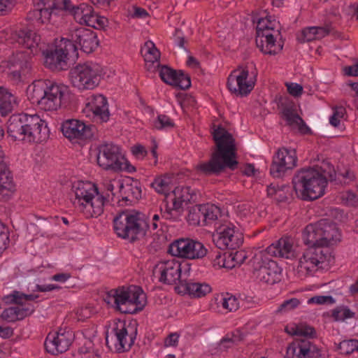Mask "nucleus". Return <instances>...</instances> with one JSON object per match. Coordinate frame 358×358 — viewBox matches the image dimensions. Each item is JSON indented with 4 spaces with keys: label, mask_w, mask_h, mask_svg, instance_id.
I'll list each match as a JSON object with an SVG mask.
<instances>
[{
    "label": "nucleus",
    "mask_w": 358,
    "mask_h": 358,
    "mask_svg": "<svg viewBox=\"0 0 358 358\" xmlns=\"http://www.w3.org/2000/svg\"><path fill=\"white\" fill-rule=\"evenodd\" d=\"M215 148L207 162L196 165V170L205 176H217L226 168L235 170L238 166L235 139L224 127L218 126L212 132Z\"/></svg>",
    "instance_id": "obj_1"
},
{
    "label": "nucleus",
    "mask_w": 358,
    "mask_h": 358,
    "mask_svg": "<svg viewBox=\"0 0 358 358\" xmlns=\"http://www.w3.org/2000/svg\"><path fill=\"white\" fill-rule=\"evenodd\" d=\"M12 43H17L31 51H18L13 54L8 59V78L14 83L24 82L30 74L32 49L35 48L40 41L38 36L34 29L33 24L23 25L11 33Z\"/></svg>",
    "instance_id": "obj_2"
},
{
    "label": "nucleus",
    "mask_w": 358,
    "mask_h": 358,
    "mask_svg": "<svg viewBox=\"0 0 358 358\" xmlns=\"http://www.w3.org/2000/svg\"><path fill=\"white\" fill-rule=\"evenodd\" d=\"M327 171L315 166L299 169L292 178L293 187L304 201H313L324 194L327 185Z\"/></svg>",
    "instance_id": "obj_3"
},
{
    "label": "nucleus",
    "mask_w": 358,
    "mask_h": 358,
    "mask_svg": "<svg viewBox=\"0 0 358 358\" xmlns=\"http://www.w3.org/2000/svg\"><path fill=\"white\" fill-rule=\"evenodd\" d=\"M138 212L122 210L113 218V228L117 236L129 243L142 239L149 229L148 224L141 220Z\"/></svg>",
    "instance_id": "obj_4"
},
{
    "label": "nucleus",
    "mask_w": 358,
    "mask_h": 358,
    "mask_svg": "<svg viewBox=\"0 0 358 358\" xmlns=\"http://www.w3.org/2000/svg\"><path fill=\"white\" fill-rule=\"evenodd\" d=\"M104 73L103 67L93 62L79 64L70 72L72 84L80 90L94 89Z\"/></svg>",
    "instance_id": "obj_5"
},
{
    "label": "nucleus",
    "mask_w": 358,
    "mask_h": 358,
    "mask_svg": "<svg viewBox=\"0 0 358 358\" xmlns=\"http://www.w3.org/2000/svg\"><path fill=\"white\" fill-rule=\"evenodd\" d=\"M251 262L253 274L259 282L273 285L280 281L281 268L276 262L270 259L264 252L256 254Z\"/></svg>",
    "instance_id": "obj_6"
},
{
    "label": "nucleus",
    "mask_w": 358,
    "mask_h": 358,
    "mask_svg": "<svg viewBox=\"0 0 358 358\" xmlns=\"http://www.w3.org/2000/svg\"><path fill=\"white\" fill-rule=\"evenodd\" d=\"M68 38H63L72 54H76L78 48L85 53L94 52L99 46L96 34L92 29L78 27L71 29Z\"/></svg>",
    "instance_id": "obj_7"
},
{
    "label": "nucleus",
    "mask_w": 358,
    "mask_h": 358,
    "mask_svg": "<svg viewBox=\"0 0 358 358\" xmlns=\"http://www.w3.org/2000/svg\"><path fill=\"white\" fill-rule=\"evenodd\" d=\"M45 97L41 101V109L45 111L57 110L69 101V87L63 84L46 80Z\"/></svg>",
    "instance_id": "obj_8"
},
{
    "label": "nucleus",
    "mask_w": 358,
    "mask_h": 358,
    "mask_svg": "<svg viewBox=\"0 0 358 358\" xmlns=\"http://www.w3.org/2000/svg\"><path fill=\"white\" fill-rule=\"evenodd\" d=\"M184 266H187V268L182 273V264L172 259L159 262L155 266V271L160 273L159 282L166 285L178 283V285H180L182 279L189 275V264H185Z\"/></svg>",
    "instance_id": "obj_9"
},
{
    "label": "nucleus",
    "mask_w": 358,
    "mask_h": 358,
    "mask_svg": "<svg viewBox=\"0 0 358 358\" xmlns=\"http://www.w3.org/2000/svg\"><path fill=\"white\" fill-rule=\"evenodd\" d=\"M97 163L105 170L120 171L124 164V157L120 148L112 143H105L98 148Z\"/></svg>",
    "instance_id": "obj_10"
},
{
    "label": "nucleus",
    "mask_w": 358,
    "mask_h": 358,
    "mask_svg": "<svg viewBox=\"0 0 358 358\" xmlns=\"http://www.w3.org/2000/svg\"><path fill=\"white\" fill-rule=\"evenodd\" d=\"M72 53L63 38L54 49L43 52L45 65L53 71H65L70 68L69 55Z\"/></svg>",
    "instance_id": "obj_11"
},
{
    "label": "nucleus",
    "mask_w": 358,
    "mask_h": 358,
    "mask_svg": "<svg viewBox=\"0 0 358 358\" xmlns=\"http://www.w3.org/2000/svg\"><path fill=\"white\" fill-rule=\"evenodd\" d=\"M215 246L222 250H236L243 243V236L233 224L220 228L213 236Z\"/></svg>",
    "instance_id": "obj_12"
},
{
    "label": "nucleus",
    "mask_w": 358,
    "mask_h": 358,
    "mask_svg": "<svg viewBox=\"0 0 358 358\" xmlns=\"http://www.w3.org/2000/svg\"><path fill=\"white\" fill-rule=\"evenodd\" d=\"M285 358H324L322 350L308 339H296L289 344Z\"/></svg>",
    "instance_id": "obj_13"
},
{
    "label": "nucleus",
    "mask_w": 358,
    "mask_h": 358,
    "mask_svg": "<svg viewBox=\"0 0 358 358\" xmlns=\"http://www.w3.org/2000/svg\"><path fill=\"white\" fill-rule=\"evenodd\" d=\"M61 130L65 137L71 139H91L96 132V128L92 124H86L83 121L69 119L65 120L61 126Z\"/></svg>",
    "instance_id": "obj_14"
},
{
    "label": "nucleus",
    "mask_w": 358,
    "mask_h": 358,
    "mask_svg": "<svg viewBox=\"0 0 358 358\" xmlns=\"http://www.w3.org/2000/svg\"><path fill=\"white\" fill-rule=\"evenodd\" d=\"M74 334L70 329H59L54 334H49L45 341L46 351L52 355H57L66 352L71 345Z\"/></svg>",
    "instance_id": "obj_15"
},
{
    "label": "nucleus",
    "mask_w": 358,
    "mask_h": 358,
    "mask_svg": "<svg viewBox=\"0 0 358 358\" xmlns=\"http://www.w3.org/2000/svg\"><path fill=\"white\" fill-rule=\"evenodd\" d=\"M138 323L134 321L129 322L128 325L124 322L116 324L113 331L119 343L117 350L119 352L129 351L134 344L137 336Z\"/></svg>",
    "instance_id": "obj_16"
},
{
    "label": "nucleus",
    "mask_w": 358,
    "mask_h": 358,
    "mask_svg": "<svg viewBox=\"0 0 358 358\" xmlns=\"http://www.w3.org/2000/svg\"><path fill=\"white\" fill-rule=\"evenodd\" d=\"M238 70H234L227 79L229 90L236 96H246L253 89L254 84L247 81L249 71L247 69H242L238 74Z\"/></svg>",
    "instance_id": "obj_17"
},
{
    "label": "nucleus",
    "mask_w": 358,
    "mask_h": 358,
    "mask_svg": "<svg viewBox=\"0 0 358 358\" xmlns=\"http://www.w3.org/2000/svg\"><path fill=\"white\" fill-rule=\"evenodd\" d=\"M25 141L40 143L48 138L49 129L38 115H29Z\"/></svg>",
    "instance_id": "obj_18"
},
{
    "label": "nucleus",
    "mask_w": 358,
    "mask_h": 358,
    "mask_svg": "<svg viewBox=\"0 0 358 358\" xmlns=\"http://www.w3.org/2000/svg\"><path fill=\"white\" fill-rule=\"evenodd\" d=\"M161 79L166 84L185 90L191 86V79L182 70L176 71L167 66H162L159 71Z\"/></svg>",
    "instance_id": "obj_19"
},
{
    "label": "nucleus",
    "mask_w": 358,
    "mask_h": 358,
    "mask_svg": "<svg viewBox=\"0 0 358 358\" xmlns=\"http://www.w3.org/2000/svg\"><path fill=\"white\" fill-rule=\"evenodd\" d=\"M324 246L308 247L299 259L297 267L299 272L307 273L311 271L320 263H323L326 259V254L323 249Z\"/></svg>",
    "instance_id": "obj_20"
},
{
    "label": "nucleus",
    "mask_w": 358,
    "mask_h": 358,
    "mask_svg": "<svg viewBox=\"0 0 358 358\" xmlns=\"http://www.w3.org/2000/svg\"><path fill=\"white\" fill-rule=\"evenodd\" d=\"M322 246L334 245L341 239V234L336 224L331 220L322 219L316 222Z\"/></svg>",
    "instance_id": "obj_21"
},
{
    "label": "nucleus",
    "mask_w": 358,
    "mask_h": 358,
    "mask_svg": "<svg viewBox=\"0 0 358 358\" xmlns=\"http://www.w3.org/2000/svg\"><path fill=\"white\" fill-rule=\"evenodd\" d=\"M282 107V117L286 120L288 125L298 127L299 129L304 134L310 131L303 119L296 113L294 103L289 100L280 101Z\"/></svg>",
    "instance_id": "obj_22"
},
{
    "label": "nucleus",
    "mask_w": 358,
    "mask_h": 358,
    "mask_svg": "<svg viewBox=\"0 0 358 358\" xmlns=\"http://www.w3.org/2000/svg\"><path fill=\"white\" fill-rule=\"evenodd\" d=\"M29 115H13L7 122V133L14 141H25Z\"/></svg>",
    "instance_id": "obj_23"
},
{
    "label": "nucleus",
    "mask_w": 358,
    "mask_h": 358,
    "mask_svg": "<svg viewBox=\"0 0 358 358\" xmlns=\"http://www.w3.org/2000/svg\"><path fill=\"white\" fill-rule=\"evenodd\" d=\"M172 193L174 196L172 199L173 209L178 213L182 211L184 205L195 203L197 201L196 191L188 186L176 187Z\"/></svg>",
    "instance_id": "obj_24"
},
{
    "label": "nucleus",
    "mask_w": 358,
    "mask_h": 358,
    "mask_svg": "<svg viewBox=\"0 0 358 358\" xmlns=\"http://www.w3.org/2000/svg\"><path fill=\"white\" fill-rule=\"evenodd\" d=\"M176 290L183 295L187 294L192 297L200 298L210 293L211 288L208 284L194 282L187 277L182 279L180 285L176 287Z\"/></svg>",
    "instance_id": "obj_25"
},
{
    "label": "nucleus",
    "mask_w": 358,
    "mask_h": 358,
    "mask_svg": "<svg viewBox=\"0 0 358 358\" xmlns=\"http://www.w3.org/2000/svg\"><path fill=\"white\" fill-rule=\"evenodd\" d=\"M86 106L93 113L94 117L102 122H107L109 120L107 99L102 94L92 95Z\"/></svg>",
    "instance_id": "obj_26"
},
{
    "label": "nucleus",
    "mask_w": 358,
    "mask_h": 358,
    "mask_svg": "<svg viewBox=\"0 0 358 358\" xmlns=\"http://www.w3.org/2000/svg\"><path fill=\"white\" fill-rule=\"evenodd\" d=\"M75 187V199L72 201L73 206L78 208H83L84 203H87L89 199L98 193V188L91 183L79 182Z\"/></svg>",
    "instance_id": "obj_27"
},
{
    "label": "nucleus",
    "mask_w": 358,
    "mask_h": 358,
    "mask_svg": "<svg viewBox=\"0 0 358 358\" xmlns=\"http://www.w3.org/2000/svg\"><path fill=\"white\" fill-rule=\"evenodd\" d=\"M266 255L273 257H285L290 259L294 257L292 244L289 238H280L275 243H272L262 251Z\"/></svg>",
    "instance_id": "obj_28"
},
{
    "label": "nucleus",
    "mask_w": 358,
    "mask_h": 358,
    "mask_svg": "<svg viewBox=\"0 0 358 358\" xmlns=\"http://www.w3.org/2000/svg\"><path fill=\"white\" fill-rule=\"evenodd\" d=\"M105 201L106 198L98 192L92 196L87 203H84L83 208L80 210L83 211L87 217H96L103 213Z\"/></svg>",
    "instance_id": "obj_29"
},
{
    "label": "nucleus",
    "mask_w": 358,
    "mask_h": 358,
    "mask_svg": "<svg viewBox=\"0 0 358 358\" xmlns=\"http://www.w3.org/2000/svg\"><path fill=\"white\" fill-rule=\"evenodd\" d=\"M255 41L257 47L261 52L270 55H275L280 52L284 45L282 41H278L276 43V39L273 35H267V39L256 38Z\"/></svg>",
    "instance_id": "obj_30"
},
{
    "label": "nucleus",
    "mask_w": 358,
    "mask_h": 358,
    "mask_svg": "<svg viewBox=\"0 0 358 358\" xmlns=\"http://www.w3.org/2000/svg\"><path fill=\"white\" fill-rule=\"evenodd\" d=\"M15 187L12 172L6 162L3 152L0 151V191H12Z\"/></svg>",
    "instance_id": "obj_31"
},
{
    "label": "nucleus",
    "mask_w": 358,
    "mask_h": 358,
    "mask_svg": "<svg viewBox=\"0 0 358 358\" xmlns=\"http://www.w3.org/2000/svg\"><path fill=\"white\" fill-rule=\"evenodd\" d=\"M46 80H39L29 85L27 95L32 103L37 104L41 108V101L45 97Z\"/></svg>",
    "instance_id": "obj_32"
},
{
    "label": "nucleus",
    "mask_w": 358,
    "mask_h": 358,
    "mask_svg": "<svg viewBox=\"0 0 358 358\" xmlns=\"http://www.w3.org/2000/svg\"><path fill=\"white\" fill-rule=\"evenodd\" d=\"M61 7L55 1H51V4L42 8L34 9L28 13L27 18L31 20H36L41 24L48 21L52 13L58 10Z\"/></svg>",
    "instance_id": "obj_33"
},
{
    "label": "nucleus",
    "mask_w": 358,
    "mask_h": 358,
    "mask_svg": "<svg viewBox=\"0 0 358 358\" xmlns=\"http://www.w3.org/2000/svg\"><path fill=\"white\" fill-rule=\"evenodd\" d=\"M190 238H179L171 243L168 252L172 256L188 259L190 251Z\"/></svg>",
    "instance_id": "obj_34"
},
{
    "label": "nucleus",
    "mask_w": 358,
    "mask_h": 358,
    "mask_svg": "<svg viewBox=\"0 0 358 358\" xmlns=\"http://www.w3.org/2000/svg\"><path fill=\"white\" fill-rule=\"evenodd\" d=\"M17 104L16 98L8 89L0 87V114L6 116L11 113Z\"/></svg>",
    "instance_id": "obj_35"
},
{
    "label": "nucleus",
    "mask_w": 358,
    "mask_h": 358,
    "mask_svg": "<svg viewBox=\"0 0 358 358\" xmlns=\"http://www.w3.org/2000/svg\"><path fill=\"white\" fill-rule=\"evenodd\" d=\"M273 158L289 169H292L296 166L297 157L295 150L280 148Z\"/></svg>",
    "instance_id": "obj_36"
},
{
    "label": "nucleus",
    "mask_w": 358,
    "mask_h": 358,
    "mask_svg": "<svg viewBox=\"0 0 358 358\" xmlns=\"http://www.w3.org/2000/svg\"><path fill=\"white\" fill-rule=\"evenodd\" d=\"M143 296V290L141 289L136 294H132L131 298L124 306L120 308L119 310L123 314H136L141 311L144 307V303H142L141 297Z\"/></svg>",
    "instance_id": "obj_37"
},
{
    "label": "nucleus",
    "mask_w": 358,
    "mask_h": 358,
    "mask_svg": "<svg viewBox=\"0 0 358 358\" xmlns=\"http://www.w3.org/2000/svg\"><path fill=\"white\" fill-rule=\"evenodd\" d=\"M141 288L136 286L124 287H119L117 288L115 301V309L120 310L122 306H124L127 302L131 298L132 294H136V293Z\"/></svg>",
    "instance_id": "obj_38"
},
{
    "label": "nucleus",
    "mask_w": 358,
    "mask_h": 358,
    "mask_svg": "<svg viewBox=\"0 0 358 358\" xmlns=\"http://www.w3.org/2000/svg\"><path fill=\"white\" fill-rule=\"evenodd\" d=\"M317 232L316 223L307 225L302 235L303 243L309 247L322 246L320 236Z\"/></svg>",
    "instance_id": "obj_39"
},
{
    "label": "nucleus",
    "mask_w": 358,
    "mask_h": 358,
    "mask_svg": "<svg viewBox=\"0 0 358 358\" xmlns=\"http://www.w3.org/2000/svg\"><path fill=\"white\" fill-rule=\"evenodd\" d=\"M285 330L290 335L303 336L308 340L316 337L315 328L306 324H300L290 329L287 327Z\"/></svg>",
    "instance_id": "obj_40"
},
{
    "label": "nucleus",
    "mask_w": 358,
    "mask_h": 358,
    "mask_svg": "<svg viewBox=\"0 0 358 358\" xmlns=\"http://www.w3.org/2000/svg\"><path fill=\"white\" fill-rule=\"evenodd\" d=\"M38 298V294H26L18 291H13L12 294L4 296L3 300L6 303H15L19 306H22L23 301H34Z\"/></svg>",
    "instance_id": "obj_41"
},
{
    "label": "nucleus",
    "mask_w": 358,
    "mask_h": 358,
    "mask_svg": "<svg viewBox=\"0 0 358 358\" xmlns=\"http://www.w3.org/2000/svg\"><path fill=\"white\" fill-rule=\"evenodd\" d=\"M141 52L144 57L145 62L154 63L155 62L159 61L160 58V52L151 41H148L145 43L144 47L141 48Z\"/></svg>",
    "instance_id": "obj_42"
},
{
    "label": "nucleus",
    "mask_w": 358,
    "mask_h": 358,
    "mask_svg": "<svg viewBox=\"0 0 358 358\" xmlns=\"http://www.w3.org/2000/svg\"><path fill=\"white\" fill-rule=\"evenodd\" d=\"M203 226L211 224L221 216L220 208L213 204H203Z\"/></svg>",
    "instance_id": "obj_43"
},
{
    "label": "nucleus",
    "mask_w": 358,
    "mask_h": 358,
    "mask_svg": "<svg viewBox=\"0 0 358 358\" xmlns=\"http://www.w3.org/2000/svg\"><path fill=\"white\" fill-rule=\"evenodd\" d=\"M203 204L196 205L189 208L187 220L192 225L203 226Z\"/></svg>",
    "instance_id": "obj_44"
},
{
    "label": "nucleus",
    "mask_w": 358,
    "mask_h": 358,
    "mask_svg": "<svg viewBox=\"0 0 358 358\" xmlns=\"http://www.w3.org/2000/svg\"><path fill=\"white\" fill-rule=\"evenodd\" d=\"M243 337L244 335L238 329L231 334H228L221 339L219 343L220 348L227 350L233 345H236L243 341Z\"/></svg>",
    "instance_id": "obj_45"
},
{
    "label": "nucleus",
    "mask_w": 358,
    "mask_h": 358,
    "mask_svg": "<svg viewBox=\"0 0 358 358\" xmlns=\"http://www.w3.org/2000/svg\"><path fill=\"white\" fill-rule=\"evenodd\" d=\"M189 243L190 251L189 252V259H202L207 255L208 250L201 242L190 238Z\"/></svg>",
    "instance_id": "obj_46"
},
{
    "label": "nucleus",
    "mask_w": 358,
    "mask_h": 358,
    "mask_svg": "<svg viewBox=\"0 0 358 358\" xmlns=\"http://www.w3.org/2000/svg\"><path fill=\"white\" fill-rule=\"evenodd\" d=\"M151 187L155 189V191L161 194H164L166 199L170 196V182L169 178H157L151 183Z\"/></svg>",
    "instance_id": "obj_47"
},
{
    "label": "nucleus",
    "mask_w": 358,
    "mask_h": 358,
    "mask_svg": "<svg viewBox=\"0 0 358 358\" xmlns=\"http://www.w3.org/2000/svg\"><path fill=\"white\" fill-rule=\"evenodd\" d=\"M355 313L351 311L348 306H338L331 311V316L335 321H343L348 318H352Z\"/></svg>",
    "instance_id": "obj_48"
},
{
    "label": "nucleus",
    "mask_w": 358,
    "mask_h": 358,
    "mask_svg": "<svg viewBox=\"0 0 358 358\" xmlns=\"http://www.w3.org/2000/svg\"><path fill=\"white\" fill-rule=\"evenodd\" d=\"M124 194L127 195L122 197V201L131 202L133 199L137 201L141 198V188L137 184H131L127 185Z\"/></svg>",
    "instance_id": "obj_49"
},
{
    "label": "nucleus",
    "mask_w": 358,
    "mask_h": 358,
    "mask_svg": "<svg viewBox=\"0 0 358 358\" xmlns=\"http://www.w3.org/2000/svg\"><path fill=\"white\" fill-rule=\"evenodd\" d=\"M358 341L355 339L344 340L337 345V350L342 355H350L357 350Z\"/></svg>",
    "instance_id": "obj_50"
},
{
    "label": "nucleus",
    "mask_w": 358,
    "mask_h": 358,
    "mask_svg": "<svg viewBox=\"0 0 358 358\" xmlns=\"http://www.w3.org/2000/svg\"><path fill=\"white\" fill-rule=\"evenodd\" d=\"M89 5L87 3H81L76 6H72L71 9V15H73L75 20L82 24L83 17L86 13H89Z\"/></svg>",
    "instance_id": "obj_51"
},
{
    "label": "nucleus",
    "mask_w": 358,
    "mask_h": 358,
    "mask_svg": "<svg viewBox=\"0 0 358 358\" xmlns=\"http://www.w3.org/2000/svg\"><path fill=\"white\" fill-rule=\"evenodd\" d=\"M154 127L157 130L173 128L175 124L173 121L166 115H159L157 120L154 122Z\"/></svg>",
    "instance_id": "obj_52"
},
{
    "label": "nucleus",
    "mask_w": 358,
    "mask_h": 358,
    "mask_svg": "<svg viewBox=\"0 0 358 358\" xmlns=\"http://www.w3.org/2000/svg\"><path fill=\"white\" fill-rule=\"evenodd\" d=\"M288 170L290 169L273 158L272 163L270 166L271 176L275 178H280L283 177Z\"/></svg>",
    "instance_id": "obj_53"
},
{
    "label": "nucleus",
    "mask_w": 358,
    "mask_h": 358,
    "mask_svg": "<svg viewBox=\"0 0 358 358\" xmlns=\"http://www.w3.org/2000/svg\"><path fill=\"white\" fill-rule=\"evenodd\" d=\"M222 306L224 309L231 312L238 309L239 303L235 296L227 293L226 296L222 299Z\"/></svg>",
    "instance_id": "obj_54"
},
{
    "label": "nucleus",
    "mask_w": 358,
    "mask_h": 358,
    "mask_svg": "<svg viewBox=\"0 0 358 358\" xmlns=\"http://www.w3.org/2000/svg\"><path fill=\"white\" fill-rule=\"evenodd\" d=\"M88 27H93L96 29H103L107 27L108 21L105 17L99 16L97 13L94 15L89 20Z\"/></svg>",
    "instance_id": "obj_55"
},
{
    "label": "nucleus",
    "mask_w": 358,
    "mask_h": 358,
    "mask_svg": "<svg viewBox=\"0 0 358 358\" xmlns=\"http://www.w3.org/2000/svg\"><path fill=\"white\" fill-rule=\"evenodd\" d=\"M300 303V301L296 298L285 300L280 305L276 312L282 313L294 310L298 307Z\"/></svg>",
    "instance_id": "obj_56"
},
{
    "label": "nucleus",
    "mask_w": 358,
    "mask_h": 358,
    "mask_svg": "<svg viewBox=\"0 0 358 358\" xmlns=\"http://www.w3.org/2000/svg\"><path fill=\"white\" fill-rule=\"evenodd\" d=\"M315 33H316L317 40L321 39L330 34H335L334 28L331 24H326L324 26L313 27Z\"/></svg>",
    "instance_id": "obj_57"
},
{
    "label": "nucleus",
    "mask_w": 358,
    "mask_h": 358,
    "mask_svg": "<svg viewBox=\"0 0 358 358\" xmlns=\"http://www.w3.org/2000/svg\"><path fill=\"white\" fill-rule=\"evenodd\" d=\"M345 113V108L343 106H336L334 108V113L329 118L330 124L336 127L340 124V119L342 118Z\"/></svg>",
    "instance_id": "obj_58"
},
{
    "label": "nucleus",
    "mask_w": 358,
    "mask_h": 358,
    "mask_svg": "<svg viewBox=\"0 0 358 358\" xmlns=\"http://www.w3.org/2000/svg\"><path fill=\"white\" fill-rule=\"evenodd\" d=\"M1 317L3 320L8 322H14L18 320L16 307H10L6 308L1 313Z\"/></svg>",
    "instance_id": "obj_59"
},
{
    "label": "nucleus",
    "mask_w": 358,
    "mask_h": 358,
    "mask_svg": "<svg viewBox=\"0 0 358 358\" xmlns=\"http://www.w3.org/2000/svg\"><path fill=\"white\" fill-rule=\"evenodd\" d=\"M229 259L231 262H234L235 266L241 265L245 260L247 259V256L244 251H236L235 252H231L228 254Z\"/></svg>",
    "instance_id": "obj_60"
},
{
    "label": "nucleus",
    "mask_w": 358,
    "mask_h": 358,
    "mask_svg": "<svg viewBox=\"0 0 358 358\" xmlns=\"http://www.w3.org/2000/svg\"><path fill=\"white\" fill-rule=\"evenodd\" d=\"M312 29H314V27H309L302 30V38L301 39V43L317 40L316 33H315V30H312Z\"/></svg>",
    "instance_id": "obj_61"
},
{
    "label": "nucleus",
    "mask_w": 358,
    "mask_h": 358,
    "mask_svg": "<svg viewBox=\"0 0 358 358\" xmlns=\"http://www.w3.org/2000/svg\"><path fill=\"white\" fill-rule=\"evenodd\" d=\"M254 22H257V30L256 34L262 31V30L269 28L271 26V20L266 17H255L253 19Z\"/></svg>",
    "instance_id": "obj_62"
},
{
    "label": "nucleus",
    "mask_w": 358,
    "mask_h": 358,
    "mask_svg": "<svg viewBox=\"0 0 358 358\" xmlns=\"http://www.w3.org/2000/svg\"><path fill=\"white\" fill-rule=\"evenodd\" d=\"M9 242L8 231L0 225V252L8 248Z\"/></svg>",
    "instance_id": "obj_63"
},
{
    "label": "nucleus",
    "mask_w": 358,
    "mask_h": 358,
    "mask_svg": "<svg viewBox=\"0 0 358 358\" xmlns=\"http://www.w3.org/2000/svg\"><path fill=\"white\" fill-rule=\"evenodd\" d=\"M308 302V303H315L317 304H332L335 302V299L331 296H315L311 297Z\"/></svg>",
    "instance_id": "obj_64"
}]
</instances>
